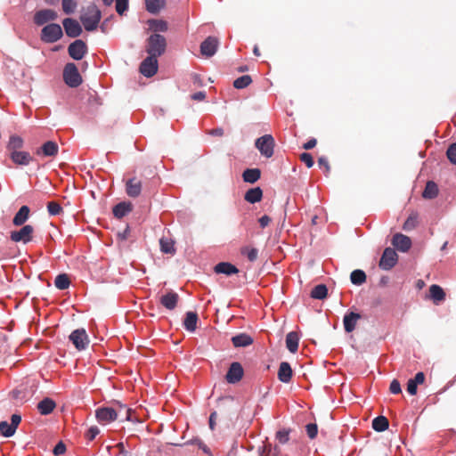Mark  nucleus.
Returning <instances> with one entry per match:
<instances>
[{"instance_id": "obj_3", "label": "nucleus", "mask_w": 456, "mask_h": 456, "mask_svg": "<svg viewBox=\"0 0 456 456\" xmlns=\"http://www.w3.org/2000/svg\"><path fill=\"white\" fill-rule=\"evenodd\" d=\"M167 48V40L165 37L154 33L151 35L147 39L146 52L148 54L159 57L165 52Z\"/></svg>"}, {"instance_id": "obj_45", "label": "nucleus", "mask_w": 456, "mask_h": 456, "mask_svg": "<svg viewBox=\"0 0 456 456\" xmlns=\"http://www.w3.org/2000/svg\"><path fill=\"white\" fill-rule=\"evenodd\" d=\"M87 103L92 111L97 110L98 107L102 105V100L95 92L89 94Z\"/></svg>"}, {"instance_id": "obj_35", "label": "nucleus", "mask_w": 456, "mask_h": 456, "mask_svg": "<svg viewBox=\"0 0 456 456\" xmlns=\"http://www.w3.org/2000/svg\"><path fill=\"white\" fill-rule=\"evenodd\" d=\"M23 139L16 134L11 135L8 144L7 150L11 152L20 151L23 147Z\"/></svg>"}, {"instance_id": "obj_62", "label": "nucleus", "mask_w": 456, "mask_h": 456, "mask_svg": "<svg viewBox=\"0 0 456 456\" xmlns=\"http://www.w3.org/2000/svg\"><path fill=\"white\" fill-rule=\"evenodd\" d=\"M11 420H12L11 425L16 430V428H18L19 424L21 421V417L18 414H13V415H12Z\"/></svg>"}, {"instance_id": "obj_32", "label": "nucleus", "mask_w": 456, "mask_h": 456, "mask_svg": "<svg viewBox=\"0 0 456 456\" xmlns=\"http://www.w3.org/2000/svg\"><path fill=\"white\" fill-rule=\"evenodd\" d=\"M166 0H145L146 10L152 14H157L164 8Z\"/></svg>"}, {"instance_id": "obj_41", "label": "nucleus", "mask_w": 456, "mask_h": 456, "mask_svg": "<svg viewBox=\"0 0 456 456\" xmlns=\"http://www.w3.org/2000/svg\"><path fill=\"white\" fill-rule=\"evenodd\" d=\"M54 285L57 289L61 290L68 289L70 285V280L68 274L61 273L57 275L54 281Z\"/></svg>"}, {"instance_id": "obj_37", "label": "nucleus", "mask_w": 456, "mask_h": 456, "mask_svg": "<svg viewBox=\"0 0 456 456\" xmlns=\"http://www.w3.org/2000/svg\"><path fill=\"white\" fill-rule=\"evenodd\" d=\"M150 28L154 32H166L168 29L167 22L163 20H149Z\"/></svg>"}, {"instance_id": "obj_56", "label": "nucleus", "mask_w": 456, "mask_h": 456, "mask_svg": "<svg viewBox=\"0 0 456 456\" xmlns=\"http://www.w3.org/2000/svg\"><path fill=\"white\" fill-rule=\"evenodd\" d=\"M389 391L395 395L402 392L400 382L397 379L392 380L389 386Z\"/></svg>"}, {"instance_id": "obj_19", "label": "nucleus", "mask_w": 456, "mask_h": 456, "mask_svg": "<svg viewBox=\"0 0 456 456\" xmlns=\"http://www.w3.org/2000/svg\"><path fill=\"white\" fill-rule=\"evenodd\" d=\"M58 144L53 141H47L37 151V155L45 157H55L58 154Z\"/></svg>"}, {"instance_id": "obj_21", "label": "nucleus", "mask_w": 456, "mask_h": 456, "mask_svg": "<svg viewBox=\"0 0 456 456\" xmlns=\"http://www.w3.org/2000/svg\"><path fill=\"white\" fill-rule=\"evenodd\" d=\"M11 159L17 165L27 166L32 160V157L27 151H16L10 153Z\"/></svg>"}, {"instance_id": "obj_6", "label": "nucleus", "mask_w": 456, "mask_h": 456, "mask_svg": "<svg viewBox=\"0 0 456 456\" xmlns=\"http://www.w3.org/2000/svg\"><path fill=\"white\" fill-rule=\"evenodd\" d=\"M274 139L271 134H265L256 140L255 146L265 158L273 155Z\"/></svg>"}, {"instance_id": "obj_18", "label": "nucleus", "mask_w": 456, "mask_h": 456, "mask_svg": "<svg viewBox=\"0 0 456 456\" xmlns=\"http://www.w3.org/2000/svg\"><path fill=\"white\" fill-rule=\"evenodd\" d=\"M179 295L173 291L169 290L165 295L161 296L159 298V303L168 310H174L178 303Z\"/></svg>"}, {"instance_id": "obj_38", "label": "nucleus", "mask_w": 456, "mask_h": 456, "mask_svg": "<svg viewBox=\"0 0 456 456\" xmlns=\"http://www.w3.org/2000/svg\"><path fill=\"white\" fill-rule=\"evenodd\" d=\"M328 289L324 284H319L315 286L311 291V297L314 299H324L327 297Z\"/></svg>"}, {"instance_id": "obj_47", "label": "nucleus", "mask_w": 456, "mask_h": 456, "mask_svg": "<svg viewBox=\"0 0 456 456\" xmlns=\"http://www.w3.org/2000/svg\"><path fill=\"white\" fill-rule=\"evenodd\" d=\"M14 428L9 424L7 421H1L0 422V433L5 436L10 437L15 433Z\"/></svg>"}, {"instance_id": "obj_53", "label": "nucleus", "mask_w": 456, "mask_h": 456, "mask_svg": "<svg viewBox=\"0 0 456 456\" xmlns=\"http://www.w3.org/2000/svg\"><path fill=\"white\" fill-rule=\"evenodd\" d=\"M446 155L448 159L454 165H456V143H452L449 146Z\"/></svg>"}, {"instance_id": "obj_42", "label": "nucleus", "mask_w": 456, "mask_h": 456, "mask_svg": "<svg viewBox=\"0 0 456 456\" xmlns=\"http://www.w3.org/2000/svg\"><path fill=\"white\" fill-rule=\"evenodd\" d=\"M419 224V215L415 212L411 213L403 225L404 231H411L417 227Z\"/></svg>"}, {"instance_id": "obj_29", "label": "nucleus", "mask_w": 456, "mask_h": 456, "mask_svg": "<svg viewBox=\"0 0 456 456\" xmlns=\"http://www.w3.org/2000/svg\"><path fill=\"white\" fill-rule=\"evenodd\" d=\"M299 337L297 332H289L286 336V346L288 350L295 354L298 349Z\"/></svg>"}, {"instance_id": "obj_22", "label": "nucleus", "mask_w": 456, "mask_h": 456, "mask_svg": "<svg viewBox=\"0 0 456 456\" xmlns=\"http://www.w3.org/2000/svg\"><path fill=\"white\" fill-rule=\"evenodd\" d=\"M133 210V204L131 202L123 201L117 204L113 209V215L115 217L120 219L126 216Z\"/></svg>"}, {"instance_id": "obj_2", "label": "nucleus", "mask_w": 456, "mask_h": 456, "mask_svg": "<svg viewBox=\"0 0 456 456\" xmlns=\"http://www.w3.org/2000/svg\"><path fill=\"white\" fill-rule=\"evenodd\" d=\"M79 19L86 31H94L101 21L102 12L96 4H90L82 8Z\"/></svg>"}, {"instance_id": "obj_4", "label": "nucleus", "mask_w": 456, "mask_h": 456, "mask_svg": "<svg viewBox=\"0 0 456 456\" xmlns=\"http://www.w3.org/2000/svg\"><path fill=\"white\" fill-rule=\"evenodd\" d=\"M63 79L70 87H77L82 84V77L75 63L69 62L65 65L63 69Z\"/></svg>"}, {"instance_id": "obj_48", "label": "nucleus", "mask_w": 456, "mask_h": 456, "mask_svg": "<svg viewBox=\"0 0 456 456\" xmlns=\"http://www.w3.org/2000/svg\"><path fill=\"white\" fill-rule=\"evenodd\" d=\"M62 10L66 14H71L75 12L77 2V0H62Z\"/></svg>"}, {"instance_id": "obj_46", "label": "nucleus", "mask_w": 456, "mask_h": 456, "mask_svg": "<svg viewBox=\"0 0 456 456\" xmlns=\"http://www.w3.org/2000/svg\"><path fill=\"white\" fill-rule=\"evenodd\" d=\"M240 253L246 256L250 262L256 260L258 256V250L255 248L243 247L240 248Z\"/></svg>"}, {"instance_id": "obj_36", "label": "nucleus", "mask_w": 456, "mask_h": 456, "mask_svg": "<svg viewBox=\"0 0 456 456\" xmlns=\"http://www.w3.org/2000/svg\"><path fill=\"white\" fill-rule=\"evenodd\" d=\"M388 419L385 416H378L372 420V428L375 431H385L388 428Z\"/></svg>"}, {"instance_id": "obj_7", "label": "nucleus", "mask_w": 456, "mask_h": 456, "mask_svg": "<svg viewBox=\"0 0 456 456\" xmlns=\"http://www.w3.org/2000/svg\"><path fill=\"white\" fill-rule=\"evenodd\" d=\"M35 229L30 224L23 225L19 231H12L10 233V239L13 242H22L27 244L33 240Z\"/></svg>"}, {"instance_id": "obj_58", "label": "nucleus", "mask_w": 456, "mask_h": 456, "mask_svg": "<svg viewBox=\"0 0 456 456\" xmlns=\"http://www.w3.org/2000/svg\"><path fill=\"white\" fill-rule=\"evenodd\" d=\"M418 385L411 379L407 382V391L410 395H414L417 394Z\"/></svg>"}, {"instance_id": "obj_11", "label": "nucleus", "mask_w": 456, "mask_h": 456, "mask_svg": "<svg viewBox=\"0 0 456 456\" xmlns=\"http://www.w3.org/2000/svg\"><path fill=\"white\" fill-rule=\"evenodd\" d=\"M68 53L72 59L79 61L87 53V46L84 41L77 39L69 45Z\"/></svg>"}, {"instance_id": "obj_44", "label": "nucleus", "mask_w": 456, "mask_h": 456, "mask_svg": "<svg viewBox=\"0 0 456 456\" xmlns=\"http://www.w3.org/2000/svg\"><path fill=\"white\" fill-rule=\"evenodd\" d=\"M281 450L277 445L273 446L271 444H267L263 447L261 456H279Z\"/></svg>"}, {"instance_id": "obj_49", "label": "nucleus", "mask_w": 456, "mask_h": 456, "mask_svg": "<svg viewBox=\"0 0 456 456\" xmlns=\"http://www.w3.org/2000/svg\"><path fill=\"white\" fill-rule=\"evenodd\" d=\"M47 211L51 216H57L62 213V207L56 201H50L47 203Z\"/></svg>"}, {"instance_id": "obj_12", "label": "nucleus", "mask_w": 456, "mask_h": 456, "mask_svg": "<svg viewBox=\"0 0 456 456\" xmlns=\"http://www.w3.org/2000/svg\"><path fill=\"white\" fill-rule=\"evenodd\" d=\"M58 18L55 11L51 9H43L36 12L34 14V23L37 26H42L49 21H53Z\"/></svg>"}, {"instance_id": "obj_43", "label": "nucleus", "mask_w": 456, "mask_h": 456, "mask_svg": "<svg viewBox=\"0 0 456 456\" xmlns=\"http://www.w3.org/2000/svg\"><path fill=\"white\" fill-rule=\"evenodd\" d=\"M252 83V78L249 75H244L233 81V86L237 89H243Z\"/></svg>"}, {"instance_id": "obj_31", "label": "nucleus", "mask_w": 456, "mask_h": 456, "mask_svg": "<svg viewBox=\"0 0 456 456\" xmlns=\"http://www.w3.org/2000/svg\"><path fill=\"white\" fill-rule=\"evenodd\" d=\"M197 322H198V314L194 312H187L185 315V319L183 321V326L184 328L192 332L197 328Z\"/></svg>"}, {"instance_id": "obj_25", "label": "nucleus", "mask_w": 456, "mask_h": 456, "mask_svg": "<svg viewBox=\"0 0 456 456\" xmlns=\"http://www.w3.org/2000/svg\"><path fill=\"white\" fill-rule=\"evenodd\" d=\"M30 209L28 206H22L15 214L12 224L15 226L23 225L29 217Z\"/></svg>"}, {"instance_id": "obj_33", "label": "nucleus", "mask_w": 456, "mask_h": 456, "mask_svg": "<svg viewBox=\"0 0 456 456\" xmlns=\"http://www.w3.org/2000/svg\"><path fill=\"white\" fill-rule=\"evenodd\" d=\"M260 176L261 171L258 168H248L242 174L244 182L249 183H256V181L259 180Z\"/></svg>"}, {"instance_id": "obj_50", "label": "nucleus", "mask_w": 456, "mask_h": 456, "mask_svg": "<svg viewBox=\"0 0 456 456\" xmlns=\"http://www.w3.org/2000/svg\"><path fill=\"white\" fill-rule=\"evenodd\" d=\"M289 429H281L276 432L275 437L280 444H284L289 440Z\"/></svg>"}, {"instance_id": "obj_16", "label": "nucleus", "mask_w": 456, "mask_h": 456, "mask_svg": "<svg viewBox=\"0 0 456 456\" xmlns=\"http://www.w3.org/2000/svg\"><path fill=\"white\" fill-rule=\"evenodd\" d=\"M142 181L135 176L126 183V192L131 198H137L142 192Z\"/></svg>"}, {"instance_id": "obj_5", "label": "nucleus", "mask_w": 456, "mask_h": 456, "mask_svg": "<svg viewBox=\"0 0 456 456\" xmlns=\"http://www.w3.org/2000/svg\"><path fill=\"white\" fill-rule=\"evenodd\" d=\"M62 35L61 27L57 23H51L42 28L40 38L45 43H54L61 39Z\"/></svg>"}, {"instance_id": "obj_27", "label": "nucleus", "mask_w": 456, "mask_h": 456, "mask_svg": "<svg viewBox=\"0 0 456 456\" xmlns=\"http://www.w3.org/2000/svg\"><path fill=\"white\" fill-rule=\"evenodd\" d=\"M232 342L235 347H245L253 344V338L246 333H240L232 338Z\"/></svg>"}, {"instance_id": "obj_9", "label": "nucleus", "mask_w": 456, "mask_h": 456, "mask_svg": "<svg viewBox=\"0 0 456 456\" xmlns=\"http://www.w3.org/2000/svg\"><path fill=\"white\" fill-rule=\"evenodd\" d=\"M397 260L398 256L395 249L387 248L381 256L379 265L382 270L388 271L396 265Z\"/></svg>"}, {"instance_id": "obj_39", "label": "nucleus", "mask_w": 456, "mask_h": 456, "mask_svg": "<svg viewBox=\"0 0 456 456\" xmlns=\"http://www.w3.org/2000/svg\"><path fill=\"white\" fill-rule=\"evenodd\" d=\"M175 242L168 238H161L159 240L160 249L165 254H175Z\"/></svg>"}, {"instance_id": "obj_64", "label": "nucleus", "mask_w": 456, "mask_h": 456, "mask_svg": "<svg viewBox=\"0 0 456 456\" xmlns=\"http://www.w3.org/2000/svg\"><path fill=\"white\" fill-rule=\"evenodd\" d=\"M191 99L194 101H203L206 98V93L205 92H197L193 94H191Z\"/></svg>"}, {"instance_id": "obj_51", "label": "nucleus", "mask_w": 456, "mask_h": 456, "mask_svg": "<svg viewBox=\"0 0 456 456\" xmlns=\"http://www.w3.org/2000/svg\"><path fill=\"white\" fill-rule=\"evenodd\" d=\"M115 8L119 15H123L128 9V0H116Z\"/></svg>"}, {"instance_id": "obj_63", "label": "nucleus", "mask_w": 456, "mask_h": 456, "mask_svg": "<svg viewBox=\"0 0 456 456\" xmlns=\"http://www.w3.org/2000/svg\"><path fill=\"white\" fill-rule=\"evenodd\" d=\"M317 141L314 138L310 139L308 142L304 143L303 148L305 150H311L316 146Z\"/></svg>"}, {"instance_id": "obj_1", "label": "nucleus", "mask_w": 456, "mask_h": 456, "mask_svg": "<svg viewBox=\"0 0 456 456\" xmlns=\"http://www.w3.org/2000/svg\"><path fill=\"white\" fill-rule=\"evenodd\" d=\"M113 407H99L95 411V418L102 425H107L116 420L118 416L124 415L126 420H132V410L120 403Z\"/></svg>"}, {"instance_id": "obj_30", "label": "nucleus", "mask_w": 456, "mask_h": 456, "mask_svg": "<svg viewBox=\"0 0 456 456\" xmlns=\"http://www.w3.org/2000/svg\"><path fill=\"white\" fill-rule=\"evenodd\" d=\"M56 404L53 400L50 398H45L37 404V409L42 415L50 414L55 408Z\"/></svg>"}, {"instance_id": "obj_60", "label": "nucleus", "mask_w": 456, "mask_h": 456, "mask_svg": "<svg viewBox=\"0 0 456 456\" xmlns=\"http://www.w3.org/2000/svg\"><path fill=\"white\" fill-rule=\"evenodd\" d=\"M271 221H272L271 218L266 215L263 216L258 220L259 224L262 228H265L266 226H268L269 224L271 223Z\"/></svg>"}, {"instance_id": "obj_10", "label": "nucleus", "mask_w": 456, "mask_h": 456, "mask_svg": "<svg viewBox=\"0 0 456 456\" xmlns=\"http://www.w3.org/2000/svg\"><path fill=\"white\" fill-rule=\"evenodd\" d=\"M69 340L79 351L84 350L89 344V338L85 329H77L72 331L69 335Z\"/></svg>"}, {"instance_id": "obj_40", "label": "nucleus", "mask_w": 456, "mask_h": 456, "mask_svg": "<svg viewBox=\"0 0 456 456\" xmlns=\"http://www.w3.org/2000/svg\"><path fill=\"white\" fill-rule=\"evenodd\" d=\"M351 282L354 285H362L366 281V274L362 270H354L350 274Z\"/></svg>"}, {"instance_id": "obj_13", "label": "nucleus", "mask_w": 456, "mask_h": 456, "mask_svg": "<svg viewBox=\"0 0 456 456\" xmlns=\"http://www.w3.org/2000/svg\"><path fill=\"white\" fill-rule=\"evenodd\" d=\"M244 370L241 364L238 362H232L225 375V379L230 384H236L241 380Z\"/></svg>"}, {"instance_id": "obj_24", "label": "nucleus", "mask_w": 456, "mask_h": 456, "mask_svg": "<svg viewBox=\"0 0 456 456\" xmlns=\"http://www.w3.org/2000/svg\"><path fill=\"white\" fill-rule=\"evenodd\" d=\"M214 271L216 273H224L226 275H232L239 273V269L231 263L221 262L214 267Z\"/></svg>"}, {"instance_id": "obj_52", "label": "nucleus", "mask_w": 456, "mask_h": 456, "mask_svg": "<svg viewBox=\"0 0 456 456\" xmlns=\"http://www.w3.org/2000/svg\"><path fill=\"white\" fill-rule=\"evenodd\" d=\"M307 436L310 439H314L316 437L318 434V427L314 423H310L305 426Z\"/></svg>"}, {"instance_id": "obj_28", "label": "nucleus", "mask_w": 456, "mask_h": 456, "mask_svg": "<svg viewBox=\"0 0 456 456\" xmlns=\"http://www.w3.org/2000/svg\"><path fill=\"white\" fill-rule=\"evenodd\" d=\"M263 197V191L260 187H255L248 190L244 195V200L251 204L259 202Z\"/></svg>"}, {"instance_id": "obj_61", "label": "nucleus", "mask_w": 456, "mask_h": 456, "mask_svg": "<svg viewBox=\"0 0 456 456\" xmlns=\"http://www.w3.org/2000/svg\"><path fill=\"white\" fill-rule=\"evenodd\" d=\"M417 385H421L425 381V374L423 372H418L414 379H411Z\"/></svg>"}, {"instance_id": "obj_8", "label": "nucleus", "mask_w": 456, "mask_h": 456, "mask_svg": "<svg viewBox=\"0 0 456 456\" xmlns=\"http://www.w3.org/2000/svg\"><path fill=\"white\" fill-rule=\"evenodd\" d=\"M139 70L146 77H153L158 71V57L149 54L140 64Z\"/></svg>"}, {"instance_id": "obj_57", "label": "nucleus", "mask_w": 456, "mask_h": 456, "mask_svg": "<svg viewBox=\"0 0 456 456\" xmlns=\"http://www.w3.org/2000/svg\"><path fill=\"white\" fill-rule=\"evenodd\" d=\"M66 452V446L62 442H59L53 448V454L56 456L61 455Z\"/></svg>"}, {"instance_id": "obj_34", "label": "nucleus", "mask_w": 456, "mask_h": 456, "mask_svg": "<svg viewBox=\"0 0 456 456\" xmlns=\"http://www.w3.org/2000/svg\"><path fill=\"white\" fill-rule=\"evenodd\" d=\"M438 194V187L436 183L433 181H428L426 184V187L422 192V197L424 199H434Z\"/></svg>"}, {"instance_id": "obj_59", "label": "nucleus", "mask_w": 456, "mask_h": 456, "mask_svg": "<svg viewBox=\"0 0 456 456\" xmlns=\"http://www.w3.org/2000/svg\"><path fill=\"white\" fill-rule=\"evenodd\" d=\"M318 164L321 167H324L325 172L328 174L330 170V164L325 157H321L318 159Z\"/></svg>"}, {"instance_id": "obj_55", "label": "nucleus", "mask_w": 456, "mask_h": 456, "mask_svg": "<svg viewBox=\"0 0 456 456\" xmlns=\"http://www.w3.org/2000/svg\"><path fill=\"white\" fill-rule=\"evenodd\" d=\"M100 433V429L98 427L96 426H92L86 432V438L89 440V441H93L95 436Z\"/></svg>"}, {"instance_id": "obj_15", "label": "nucleus", "mask_w": 456, "mask_h": 456, "mask_svg": "<svg viewBox=\"0 0 456 456\" xmlns=\"http://www.w3.org/2000/svg\"><path fill=\"white\" fill-rule=\"evenodd\" d=\"M65 33L69 37H77L82 33V27L79 22L72 18H66L62 21Z\"/></svg>"}, {"instance_id": "obj_54", "label": "nucleus", "mask_w": 456, "mask_h": 456, "mask_svg": "<svg viewBox=\"0 0 456 456\" xmlns=\"http://www.w3.org/2000/svg\"><path fill=\"white\" fill-rule=\"evenodd\" d=\"M300 160L304 162L307 167H312L314 166V159L310 153H302L300 155Z\"/></svg>"}, {"instance_id": "obj_20", "label": "nucleus", "mask_w": 456, "mask_h": 456, "mask_svg": "<svg viewBox=\"0 0 456 456\" xmlns=\"http://www.w3.org/2000/svg\"><path fill=\"white\" fill-rule=\"evenodd\" d=\"M361 319V315L357 313L349 312L343 319L344 329L346 332H352L357 324V322Z\"/></svg>"}, {"instance_id": "obj_26", "label": "nucleus", "mask_w": 456, "mask_h": 456, "mask_svg": "<svg viewBox=\"0 0 456 456\" xmlns=\"http://www.w3.org/2000/svg\"><path fill=\"white\" fill-rule=\"evenodd\" d=\"M429 296L436 305H438L445 299V292L436 284H433L429 287Z\"/></svg>"}, {"instance_id": "obj_23", "label": "nucleus", "mask_w": 456, "mask_h": 456, "mask_svg": "<svg viewBox=\"0 0 456 456\" xmlns=\"http://www.w3.org/2000/svg\"><path fill=\"white\" fill-rule=\"evenodd\" d=\"M292 378V369L289 362H282L278 370V379L283 383H289Z\"/></svg>"}, {"instance_id": "obj_14", "label": "nucleus", "mask_w": 456, "mask_h": 456, "mask_svg": "<svg viewBox=\"0 0 456 456\" xmlns=\"http://www.w3.org/2000/svg\"><path fill=\"white\" fill-rule=\"evenodd\" d=\"M219 40L216 37H208L200 45V53L206 57H212L217 51Z\"/></svg>"}, {"instance_id": "obj_17", "label": "nucleus", "mask_w": 456, "mask_h": 456, "mask_svg": "<svg viewBox=\"0 0 456 456\" xmlns=\"http://www.w3.org/2000/svg\"><path fill=\"white\" fill-rule=\"evenodd\" d=\"M392 244L402 252H407L411 247V239L402 233H396L392 239Z\"/></svg>"}]
</instances>
